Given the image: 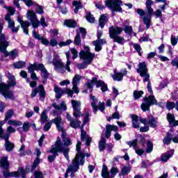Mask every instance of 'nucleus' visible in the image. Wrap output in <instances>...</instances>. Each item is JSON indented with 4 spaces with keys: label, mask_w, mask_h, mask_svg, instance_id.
I'll list each match as a JSON object with an SVG mask.
<instances>
[{
    "label": "nucleus",
    "mask_w": 178,
    "mask_h": 178,
    "mask_svg": "<svg viewBox=\"0 0 178 178\" xmlns=\"http://www.w3.org/2000/svg\"><path fill=\"white\" fill-rule=\"evenodd\" d=\"M138 69L136 70L137 73L139 74L140 77H144L143 83H147V89L150 95L148 97L145 96L143 97L144 103H142L140 108L143 112L149 111L151 106L157 104L156 98L154 95V90H152V86H151V80H149V73H148V67H147V63L145 62L139 63L138 65Z\"/></svg>",
    "instance_id": "nucleus-1"
},
{
    "label": "nucleus",
    "mask_w": 178,
    "mask_h": 178,
    "mask_svg": "<svg viewBox=\"0 0 178 178\" xmlns=\"http://www.w3.org/2000/svg\"><path fill=\"white\" fill-rule=\"evenodd\" d=\"M0 168L4 170L2 172L4 178H19L20 177V175L22 178H27V171H26L23 167L18 168L17 171L9 172V169H10V164L9 163V161H8V156L1 157L0 160Z\"/></svg>",
    "instance_id": "nucleus-2"
},
{
    "label": "nucleus",
    "mask_w": 178,
    "mask_h": 178,
    "mask_svg": "<svg viewBox=\"0 0 178 178\" xmlns=\"http://www.w3.org/2000/svg\"><path fill=\"white\" fill-rule=\"evenodd\" d=\"M123 28L119 26H111L108 29V34L110 38L113 40V42H117L120 45H123V41H124V38H120V34L123 31Z\"/></svg>",
    "instance_id": "nucleus-3"
},
{
    "label": "nucleus",
    "mask_w": 178,
    "mask_h": 178,
    "mask_svg": "<svg viewBox=\"0 0 178 178\" xmlns=\"http://www.w3.org/2000/svg\"><path fill=\"white\" fill-rule=\"evenodd\" d=\"M26 16L27 19L30 20L33 29H38V26H40V24H41L42 27H48V24L45 22V17H41L40 22L37 17V15L34 13V10H29Z\"/></svg>",
    "instance_id": "nucleus-4"
},
{
    "label": "nucleus",
    "mask_w": 178,
    "mask_h": 178,
    "mask_svg": "<svg viewBox=\"0 0 178 178\" xmlns=\"http://www.w3.org/2000/svg\"><path fill=\"white\" fill-rule=\"evenodd\" d=\"M104 3L108 9H111L112 13H115V12L122 13L123 12V8H122L123 1L122 0H106Z\"/></svg>",
    "instance_id": "nucleus-5"
},
{
    "label": "nucleus",
    "mask_w": 178,
    "mask_h": 178,
    "mask_svg": "<svg viewBox=\"0 0 178 178\" xmlns=\"http://www.w3.org/2000/svg\"><path fill=\"white\" fill-rule=\"evenodd\" d=\"M69 152H70V148L68 147H55L54 145H51V148L50 150L47 151L48 154H53L54 157L56 159V156H59V154H63L65 159L67 161H69Z\"/></svg>",
    "instance_id": "nucleus-6"
},
{
    "label": "nucleus",
    "mask_w": 178,
    "mask_h": 178,
    "mask_svg": "<svg viewBox=\"0 0 178 178\" xmlns=\"http://www.w3.org/2000/svg\"><path fill=\"white\" fill-rule=\"evenodd\" d=\"M92 84H95L97 88H101L102 92H106L108 91V85L105 83V81L99 79L97 77H92L91 82L87 83V88L88 90H92Z\"/></svg>",
    "instance_id": "nucleus-7"
},
{
    "label": "nucleus",
    "mask_w": 178,
    "mask_h": 178,
    "mask_svg": "<svg viewBox=\"0 0 178 178\" xmlns=\"http://www.w3.org/2000/svg\"><path fill=\"white\" fill-rule=\"evenodd\" d=\"M83 49L86 50H81L79 52L80 59H88V65H91L94 58H95V54L91 53L90 46H85Z\"/></svg>",
    "instance_id": "nucleus-8"
},
{
    "label": "nucleus",
    "mask_w": 178,
    "mask_h": 178,
    "mask_svg": "<svg viewBox=\"0 0 178 178\" xmlns=\"http://www.w3.org/2000/svg\"><path fill=\"white\" fill-rule=\"evenodd\" d=\"M154 1L152 0H147L145 5L147 10V16L143 17L144 24H151L152 16H154V8L152 7Z\"/></svg>",
    "instance_id": "nucleus-9"
},
{
    "label": "nucleus",
    "mask_w": 178,
    "mask_h": 178,
    "mask_svg": "<svg viewBox=\"0 0 178 178\" xmlns=\"http://www.w3.org/2000/svg\"><path fill=\"white\" fill-rule=\"evenodd\" d=\"M76 149L77 153L75 155V157L72 161H75L76 162H80L81 166L86 163V153L81 152V142L78 141L76 145Z\"/></svg>",
    "instance_id": "nucleus-10"
},
{
    "label": "nucleus",
    "mask_w": 178,
    "mask_h": 178,
    "mask_svg": "<svg viewBox=\"0 0 178 178\" xmlns=\"http://www.w3.org/2000/svg\"><path fill=\"white\" fill-rule=\"evenodd\" d=\"M52 123L56 124L58 130H60V131H63V128L60 127V124L62 123V118L60 116H58L57 118L52 119L50 122H47L43 127L44 131H48L49 129H51Z\"/></svg>",
    "instance_id": "nucleus-11"
},
{
    "label": "nucleus",
    "mask_w": 178,
    "mask_h": 178,
    "mask_svg": "<svg viewBox=\"0 0 178 178\" xmlns=\"http://www.w3.org/2000/svg\"><path fill=\"white\" fill-rule=\"evenodd\" d=\"M38 93L40 98L45 99V97H47V92L45 91L44 85L40 84L38 87L33 88L31 91V97L35 98V97H37V94Z\"/></svg>",
    "instance_id": "nucleus-12"
},
{
    "label": "nucleus",
    "mask_w": 178,
    "mask_h": 178,
    "mask_svg": "<svg viewBox=\"0 0 178 178\" xmlns=\"http://www.w3.org/2000/svg\"><path fill=\"white\" fill-rule=\"evenodd\" d=\"M54 92H56V98L57 99H60L62 98L63 94H67L68 97H71V98L73 97V95L74 94V92L68 88H66L65 90H62V88L54 86Z\"/></svg>",
    "instance_id": "nucleus-13"
},
{
    "label": "nucleus",
    "mask_w": 178,
    "mask_h": 178,
    "mask_svg": "<svg viewBox=\"0 0 178 178\" xmlns=\"http://www.w3.org/2000/svg\"><path fill=\"white\" fill-rule=\"evenodd\" d=\"M71 103L74 109L73 116H74L76 119H77V118H81V116H84V114H83L81 111H80L81 109L80 108L81 103L76 100L71 101Z\"/></svg>",
    "instance_id": "nucleus-14"
},
{
    "label": "nucleus",
    "mask_w": 178,
    "mask_h": 178,
    "mask_svg": "<svg viewBox=\"0 0 178 178\" xmlns=\"http://www.w3.org/2000/svg\"><path fill=\"white\" fill-rule=\"evenodd\" d=\"M80 166H81V163L80 161H76V160L72 161V164L67 168V172H71L70 177L72 178L76 177L75 172H77L79 169H80Z\"/></svg>",
    "instance_id": "nucleus-15"
},
{
    "label": "nucleus",
    "mask_w": 178,
    "mask_h": 178,
    "mask_svg": "<svg viewBox=\"0 0 178 178\" xmlns=\"http://www.w3.org/2000/svg\"><path fill=\"white\" fill-rule=\"evenodd\" d=\"M33 37L35 38V40H38L39 41H41L42 45H45V47H48L49 45V40L43 36H41V35L36 33L35 30H33L32 31Z\"/></svg>",
    "instance_id": "nucleus-16"
},
{
    "label": "nucleus",
    "mask_w": 178,
    "mask_h": 178,
    "mask_svg": "<svg viewBox=\"0 0 178 178\" xmlns=\"http://www.w3.org/2000/svg\"><path fill=\"white\" fill-rule=\"evenodd\" d=\"M147 123L152 129H156L158 127V124H159V122H158V118L154 117L152 115H147Z\"/></svg>",
    "instance_id": "nucleus-17"
},
{
    "label": "nucleus",
    "mask_w": 178,
    "mask_h": 178,
    "mask_svg": "<svg viewBox=\"0 0 178 178\" xmlns=\"http://www.w3.org/2000/svg\"><path fill=\"white\" fill-rule=\"evenodd\" d=\"M62 131L61 138L63 140L64 146L69 147V145H72V140H70V138L66 137L67 134H66V132L63 131H63Z\"/></svg>",
    "instance_id": "nucleus-18"
},
{
    "label": "nucleus",
    "mask_w": 178,
    "mask_h": 178,
    "mask_svg": "<svg viewBox=\"0 0 178 178\" xmlns=\"http://www.w3.org/2000/svg\"><path fill=\"white\" fill-rule=\"evenodd\" d=\"M64 26L69 29H76L77 27V22L74 19H65L64 21Z\"/></svg>",
    "instance_id": "nucleus-19"
},
{
    "label": "nucleus",
    "mask_w": 178,
    "mask_h": 178,
    "mask_svg": "<svg viewBox=\"0 0 178 178\" xmlns=\"http://www.w3.org/2000/svg\"><path fill=\"white\" fill-rule=\"evenodd\" d=\"M39 70L42 73V74H41L42 79L46 81L48 80V79L49 78V72H48V70L45 69V66L44 65V64H40Z\"/></svg>",
    "instance_id": "nucleus-20"
},
{
    "label": "nucleus",
    "mask_w": 178,
    "mask_h": 178,
    "mask_svg": "<svg viewBox=\"0 0 178 178\" xmlns=\"http://www.w3.org/2000/svg\"><path fill=\"white\" fill-rule=\"evenodd\" d=\"M42 63H34L33 64H30L28 67V73H34L35 70L38 71L40 70V67H41Z\"/></svg>",
    "instance_id": "nucleus-21"
},
{
    "label": "nucleus",
    "mask_w": 178,
    "mask_h": 178,
    "mask_svg": "<svg viewBox=\"0 0 178 178\" xmlns=\"http://www.w3.org/2000/svg\"><path fill=\"white\" fill-rule=\"evenodd\" d=\"M51 63L56 69H63V67H65L63 63H62V60H57L56 58H53Z\"/></svg>",
    "instance_id": "nucleus-22"
},
{
    "label": "nucleus",
    "mask_w": 178,
    "mask_h": 178,
    "mask_svg": "<svg viewBox=\"0 0 178 178\" xmlns=\"http://www.w3.org/2000/svg\"><path fill=\"white\" fill-rule=\"evenodd\" d=\"M72 6L75 7L74 9V13L75 14L79 13V10H80V9H83V3L80 1H74L72 2Z\"/></svg>",
    "instance_id": "nucleus-23"
},
{
    "label": "nucleus",
    "mask_w": 178,
    "mask_h": 178,
    "mask_svg": "<svg viewBox=\"0 0 178 178\" xmlns=\"http://www.w3.org/2000/svg\"><path fill=\"white\" fill-rule=\"evenodd\" d=\"M131 119H132V127H134V129L140 128V123L138 122V115L136 114H133L131 115Z\"/></svg>",
    "instance_id": "nucleus-24"
},
{
    "label": "nucleus",
    "mask_w": 178,
    "mask_h": 178,
    "mask_svg": "<svg viewBox=\"0 0 178 178\" xmlns=\"http://www.w3.org/2000/svg\"><path fill=\"white\" fill-rule=\"evenodd\" d=\"M173 156V152H167L165 154H163L161 156V161L162 162H168L170 158Z\"/></svg>",
    "instance_id": "nucleus-25"
},
{
    "label": "nucleus",
    "mask_w": 178,
    "mask_h": 178,
    "mask_svg": "<svg viewBox=\"0 0 178 178\" xmlns=\"http://www.w3.org/2000/svg\"><path fill=\"white\" fill-rule=\"evenodd\" d=\"M5 142H6V145H5L6 151H7V152H10L13 151V149L15 148V144L9 141V138L6 139Z\"/></svg>",
    "instance_id": "nucleus-26"
},
{
    "label": "nucleus",
    "mask_w": 178,
    "mask_h": 178,
    "mask_svg": "<svg viewBox=\"0 0 178 178\" xmlns=\"http://www.w3.org/2000/svg\"><path fill=\"white\" fill-rule=\"evenodd\" d=\"M4 8L8 10V13L6 15L5 18L9 19L10 18V16H13V15L16 13V10L13 7H8L5 6Z\"/></svg>",
    "instance_id": "nucleus-27"
},
{
    "label": "nucleus",
    "mask_w": 178,
    "mask_h": 178,
    "mask_svg": "<svg viewBox=\"0 0 178 178\" xmlns=\"http://www.w3.org/2000/svg\"><path fill=\"white\" fill-rule=\"evenodd\" d=\"M106 22H108V17H106V15L104 14L102 15L99 19V24L101 29H104V27H105Z\"/></svg>",
    "instance_id": "nucleus-28"
},
{
    "label": "nucleus",
    "mask_w": 178,
    "mask_h": 178,
    "mask_svg": "<svg viewBox=\"0 0 178 178\" xmlns=\"http://www.w3.org/2000/svg\"><path fill=\"white\" fill-rule=\"evenodd\" d=\"M106 148V139L104 137H102L101 140L99 141V149L100 152L105 151Z\"/></svg>",
    "instance_id": "nucleus-29"
},
{
    "label": "nucleus",
    "mask_w": 178,
    "mask_h": 178,
    "mask_svg": "<svg viewBox=\"0 0 178 178\" xmlns=\"http://www.w3.org/2000/svg\"><path fill=\"white\" fill-rule=\"evenodd\" d=\"M112 78L114 81H122V80H123V74L122 72L114 71V74L112 75Z\"/></svg>",
    "instance_id": "nucleus-30"
},
{
    "label": "nucleus",
    "mask_w": 178,
    "mask_h": 178,
    "mask_svg": "<svg viewBox=\"0 0 178 178\" xmlns=\"http://www.w3.org/2000/svg\"><path fill=\"white\" fill-rule=\"evenodd\" d=\"M8 80H9V82L8 85L10 87H15V86H16V78L15 77L14 75H12V74L10 73H8Z\"/></svg>",
    "instance_id": "nucleus-31"
},
{
    "label": "nucleus",
    "mask_w": 178,
    "mask_h": 178,
    "mask_svg": "<svg viewBox=\"0 0 178 178\" xmlns=\"http://www.w3.org/2000/svg\"><path fill=\"white\" fill-rule=\"evenodd\" d=\"M172 141H173V138H172V134L168 132L165 137L163 139V144H165V145H169Z\"/></svg>",
    "instance_id": "nucleus-32"
},
{
    "label": "nucleus",
    "mask_w": 178,
    "mask_h": 178,
    "mask_svg": "<svg viewBox=\"0 0 178 178\" xmlns=\"http://www.w3.org/2000/svg\"><path fill=\"white\" fill-rule=\"evenodd\" d=\"M2 95L4 97V98H6V99H15V95L13 92H12V91L9 90V89L5 92H3Z\"/></svg>",
    "instance_id": "nucleus-33"
},
{
    "label": "nucleus",
    "mask_w": 178,
    "mask_h": 178,
    "mask_svg": "<svg viewBox=\"0 0 178 178\" xmlns=\"http://www.w3.org/2000/svg\"><path fill=\"white\" fill-rule=\"evenodd\" d=\"M48 122V115H47V110H44L40 115V123L44 124Z\"/></svg>",
    "instance_id": "nucleus-34"
},
{
    "label": "nucleus",
    "mask_w": 178,
    "mask_h": 178,
    "mask_svg": "<svg viewBox=\"0 0 178 178\" xmlns=\"http://www.w3.org/2000/svg\"><path fill=\"white\" fill-rule=\"evenodd\" d=\"M146 145H147V148H146L147 154H151V152L154 151V143H152L151 140H147Z\"/></svg>",
    "instance_id": "nucleus-35"
},
{
    "label": "nucleus",
    "mask_w": 178,
    "mask_h": 178,
    "mask_svg": "<svg viewBox=\"0 0 178 178\" xmlns=\"http://www.w3.org/2000/svg\"><path fill=\"white\" fill-rule=\"evenodd\" d=\"M13 67L15 69H23V67H26V63L25 61H17L13 63Z\"/></svg>",
    "instance_id": "nucleus-36"
},
{
    "label": "nucleus",
    "mask_w": 178,
    "mask_h": 178,
    "mask_svg": "<svg viewBox=\"0 0 178 178\" xmlns=\"http://www.w3.org/2000/svg\"><path fill=\"white\" fill-rule=\"evenodd\" d=\"M9 88H10V87L8 84L5 83H0V93L1 95H3V92H6V91L8 90Z\"/></svg>",
    "instance_id": "nucleus-37"
},
{
    "label": "nucleus",
    "mask_w": 178,
    "mask_h": 178,
    "mask_svg": "<svg viewBox=\"0 0 178 178\" xmlns=\"http://www.w3.org/2000/svg\"><path fill=\"white\" fill-rule=\"evenodd\" d=\"M8 123L10 126H15L16 127L22 126V124H23V122L22 121L16 120H9Z\"/></svg>",
    "instance_id": "nucleus-38"
},
{
    "label": "nucleus",
    "mask_w": 178,
    "mask_h": 178,
    "mask_svg": "<svg viewBox=\"0 0 178 178\" xmlns=\"http://www.w3.org/2000/svg\"><path fill=\"white\" fill-rule=\"evenodd\" d=\"M40 162H41L40 158L36 157L31 165V172H34V170H35V168L38 166V165H40Z\"/></svg>",
    "instance_id": "nucleus-39"
},
{
    "label": "nucleus",
    "mask_w": 178,
    "mask_h": 178,
    "mask_svg": "<svg viewBox=\"0 0 178 178\" xmlns=\"http://www.w3.org/2000/svg\"><path fill=\"white\" fill-rule=\"evenodd\" d=\"M74 45L80 47L81 45V38L80 37V33L77 32L74 40Z\"/></svg>",
    "instance_id": "nucleus-40"
},
{
    "label": "nucleus",
    "mask_w": 178,
    "mask_h": 178,
    "mask_svg": "<svg viewBox=\"0 0 178 178\" xmlns=\"http://www.w3.org/2000/svg\"><path fill=\"white\" fill-rule=\"evenodd\" d=\"M144 95V91L143 90H135L134 92V99H140V98H141L143 97V95Z\"/></svg>",
    "instance_id": "nucleus-41"
},
{
    "label": "nucleus",
    "mask_w": 178,
    "mask_h": 178,
    "mask_svg": "<svg viewBox=\"0 0 178 178\" xmlns=\"http://www.w3.org/2000/svg\"><path fill=\"white\" fill-rule=\"evenodd\" d=\"M83 60H84L83 63H79L77 65V68L81 70V69L83 70H84V69H87V65H88V59H82Z\"/></svg>",
    "instance_id": "nucleus-42"
},
{
    "label": "nucleus",
    "mask_w": 178,
    "mask_h": 178,
    "mask_svg": "<svg viewBox=\"0 0 178 178\" xmlns=\"http://www.w3.org/2000/svg\"><path fill=\"white\" fill-rule=\"evenodd\" d=\"M175 119H176V117H175V114H172L170 113H168L167 114V120H168L169 124H173Z\"/></svg>",
    "instance_id": "nucleus-43"
},
{
    "label": "nucleus",
    "mask_w": 178,
    "mask_h": 178,
    "mask_svg": "<svg viewBox=\"0 0 178 178\" xmlns=\"http://www.w3.org/2000/svg\"><path fill=\"white\" fill-rule=\"evenodd\" d=\"M131 171V168H130V167L123 166L122 168L121 169V175L122 176H126L129 175Z\"/></svg>",
    "instance_id": "nucleus-44"
},
{
    "label": "nucleus",
    "mask_w": 178,
    "mask_h": 178,
    "mask_svg": "<svg viewBox=\"0 0 178 178\" xmlns=\"http://www.w3.org/2000/svg\"><path fill=\"white\" fill-rule=\"evenodd\" d=\"M11 133H16V129L15 128H13V127L9 126L7 127V131L6 132V136L7 138H10Z\"/></svg>",
    "instance_id": "nucleus-45"
},
{
    "label": "nucleus",
    "mask_w": 178,
    "mask_h": 178,
    "mask_svg": "<svg viewBox=\"0 0 178 178\" xmlns=\"http://www.w3.org/2000/svg\"><path fill=\"white\" fill-rule=\"evenodd\" d=\"M36 5V8H35V15H42L44 13V8H42V6H40V4L37 3L35 4Z\"/></svg>",
    "instance_id": "nucleus-46"
},
{
    "label": "nucleus",
    "mask_w": 178,
    "mask_h": 178,
    "mask_svg": "<svg viewBox=\"0 0 178 178\" xmlns=\"http://www.w3.org/2000/svg\"><path fill=\"white\" fill-rule=\"evenodd\" d=\"M127 145L131 148L133 147L134 148H136L137 145H138V139H134L133 140H130L127 142Z\"/></svg>",
    "instance_id": "nucleus-47"
},
{
    "label": "nucleus",
    "mask_w": 178,
    "mask_h": 178,
    "mask_svg": "<svg viewBox=\"0 0 178 178\" xmlns=\"http://www.w3.org/2000/svg\"><path fill=\"white\" fill-rule=\"evenodd\" d=\"M54 147L58 148H66L65 147H63V143H62V140H60V137L58 136L57 140L54 143Z\"/></svg>",
    "instance_id": "nucleus-48"
},
{
    "label": "nucleus",
    "mask_w": 178,
    "mask_h": 178,
    "mask_svg": "<svg viewBox=\"0 0 178 178\" xmlns=\"http://www.w3.org/2000/svg\"><path fill=\"white\" fill-rule=\"evenodd\" d=\"M93 45L95 47V52H99L102 51V44H100L97 41H93Z\"/></svg>",
    "instance_id": "nucleus-49"
},
{
    "label": "nucleus",
    "mask_w": 178,
    "mask_h": 178,
    "mask_svg": "<svg viewBox=\"0 0 178 178\" xmlns=\"http://www.w3.org/2000/svg\"><path fill=\"white\" fill-rule=\"evenodd\" d=\"M81 80V76L79 74H76L72 79V86H74V87H76V85L80 83Z\"/></svg>",
    "instance_id": "nucleus-50"
},
{
    "label": "nucleus",
    "mask_w": 178,
    "mask_h": 178,
    "mask_svg": "<svg viewBox=\"0 0 178 178\" xmlns=\"http://www.w3.org/2000/svg\"><path fill=\"white\" fill-rule=\"evenodd\" d=\"M166 108L168 111H172L176 108V103L175 102H167Z\"/></svg>",
    "instance_id": "nucleus-51"
},
{
    "label": "nucleus",
    "mask_w": 178,
    "mask_h": 178,
    "mask_svg": "<svg viewBox=\"0 0 178 178\" xmlns=\"http://www.w3.org/2000/svg\"><path fill=\"white\" fill-rule=\"evenodd\" d=\"M73 42V40L68 39L65 42L61 41L58 43V45L60 48H62V47H67V45H70Z\"/></svg>",
    "instance_id": "nucleus-52"
},
{
    "label": "nucleus",
    "mask_w": 178,
    "mask_h": 178,
    "mask_svg": "<svg viewBox=\"0 0 178 178\" xmlns=\"http://www.w3.org/2000/svg\"><path fill=\"white\" fill-rule=\"evenodd\" d=\"M110 173L111 175V177L113 178L118 173H119V168L113 166L110 170Z\"/></svg>",
    "instance_id": "nucleus-53"
},
{
    "label": "nucleus",
    "mask_w": 178,
    "mask_h": 178,
    "mask_svg": "<svg viewBox=\"0 0 178 178\" xmlns=\"http://www.w3.org/2000/svg\"><path fill=\"white\" fill-rule=\"evenodd\" d=\"M86 19L89 23H94V22H95V18L92 17V14H91L90 12L87 13Z\"/></svg>",
    "instance_id": "nucleus-54"
},
{
    "label": "nucleus",
    "mask_w": 178,
    "mask_h": 178,
    "mask_svg": "<svg viewBox=\"0 0 178 178\" xmlns=\"http://www.w3.org/2000/svg\"><path fill=\"white\" fill-rule=\"evenodd\" d=\"M13 110L10 109L8 110L6 113V115H5V119L6 120H9L10 119H12L13 116Z\"/></svg>",
    "instance_id": "nucleus-55"
},
{
    "label": "nucleus",
    "mask_w": 178,
    "mask_h": 178,
    "mask_svg": "<svg viewBox=\"0 0 178 178\" xmlns=\"http://www.w3.org/2000/svg\"><path fill=\"white\" fill-rule=\"evenodd\" d=\"M17 55H19V53L17 52V49H15L10 51V59H16V58H17Z\"/></svg>",
    "instance_id": "nucleus-56"
},
{
    "label": "nucleus",
    "mask_w": 178,
    "mask_h": 178,
    "mask_svg": "<svg viewBox=\"0 0 178 178\" xmlns=\"http://www.w3.org/2000/svg\"><path fill=\"white\" fill-rule=\"evenodd\" d=\"M9 47V42H0V51H3Z\"/></svg>",
    "instance_id": "nucleus-57"
},
{
    "label": "nucleus",
    "mask_w": 178,
    "mask_h": 178,
    "mask_svg": "<svg viewBox=\"0 0 178 178\" xmlns=\"http://www.w3.org/2000/svg\"><path fill=\"white\" fill-rule=\"evenodd\" d=\"M23 3H25L28 8H30V6H33V5H37V2L33 1V0H22Z\"/></svg>",
    "instance_id": "nucleus-58"
},
{
    "label": "nucleus",
    "mask_w": 178,
    "mask_h": 178,
    "mask_svg": "<svg viewBox=\"0 0 178 178\" xmlns=\"http://www.w3.org/2000/svg\"><path fill=\"white\" fill-rule=\"evenodd\" d=\"M124 31V33H126L127 34H129L130 35L133 34V27H131V26L125 25Z\"/></svg>",
    "instance_id": "nucleus-59"
},
{
    "label": "nucleus",
    "mask_w": 178,
    "mask_h": 178,
    "mask_svg": "<svg viewBox=\"0 0 178 178\" xmlns=\"http://www.w3.org/2000/svg\"><path fill=\"white\" fill-rule=\"evenodd\" d=\"M79 33L82 34V39H86V37H87V29L83 27H79Z\"/></svg>",
    "instance_id": "nucleus-60"
},
{
    "label": "nucleus",
    "mask_w": 178,
    "mask_h": 178,
    "mask_svg": "<svg viewBox=\"0 0 178 178\" xmlns=\"http://www.w3.org/2000/svg\"><path fill=\"white\" fill-rule=\"evenodd\" d=\"M34 178H45L44 177V174L41 171L36 170L33 173Z\"/></svg>",
    "instance_id": "nucleus-61"
},
{
    "label": "nucleus",
    "mask_w": 178,
    "mask_h": 178,
    "mask_svg": "<svg viewBox=\"0 0 178 178\" xmlns=\"http://www.w3.org/2000/svg\"><path fill=\"white\" fill-rule=\"evenodd\" d=\"M71 54H72V59H77L79 58V53L77 52V49L74 48L70 49Z\"/></svg>",
    "instance_id": "nucleus-62"
},
{
    "label": "nucleus",
    "mask_w": 178,
    "mask_h": 178,
    "mask_svg": "<svg viewBox=\"0 0 178 178\" xmlns=\"http://www.w3.org/2000/svg\"><path fill=\"white\" fill-rule=\"evenodd\" d=\"M6 22H8V29H12L13 27H14L15 26V21L12 20L11 18H4Z\"/></svg>",
    "instance_id": "nucleus-63"
},
{
    "label": "nucleus",
    "mask_w": 178,
    "mask_h": 178,
    "mask_svg": "<svg viewBox=\"0 0 178 178\" xmlns=\"http://www.w3.org/2000/svg\"><path fill=\"white\" fill-rule=\"evenodd\" d=\"M22 129L24 131H25V133H27V131L30 130V122H24Z\"/></svg>",
    "instance_id": "nucleus-64"
}]
</instances>
